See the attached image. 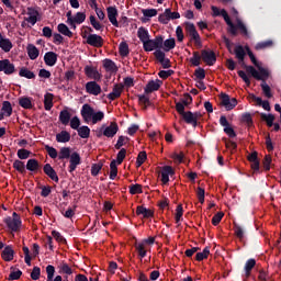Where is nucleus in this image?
Here are the masks:
<instances>
[{"instance_id":"f257e3e1","label":"nucleus","mask_w":281,"mask_h":281,"mask_svg":"<svg viewBox=\"0 0 281 281\" xmlns=\"http://www.w3.org/2000/svg\"><path fill=\"white\" fill-rule=\"evenodd\" d=\"M81 116L87 124H89V122H92V124H98V122H102L104 120V112H95L90 104L86 103L82 105Z\"/></svg>"},{"instance_id":"f03ea898","label":"nucleus","mask_w":281,"mask_h":281,"mask_svg":"<svg viewBox=\"0 0 281 281\" xmlns=\"http://www.w3.org/2000/svg\"><path fill=\"white\" fill-rule=\"evenodd\" d=\"M257 68L259 69V72L256 70V68H254V66H246V71L247 74H250L255 80H261L263 82V80L269 78V70L260 66Z\"/></svg>"},{"instance_id":"7ed1b4c3","label":"nucleus","mask_w":281,"mask_h":281,"mask_svg":"<svg viewBox=\"0 0 281 281\" xmlns=\"http://www.w3.org/2000/svg\"><path fill=\"white\" fill-rule=\"evenodd\" d=\"M257 68L259 69V72L256 70V68H254V66H246V71L247 74H250L255 80H261L263 82V80L269 78V70L260 66Z\"/></svg>"},{"instance_id":"20e7f679","label":"nucleus","mask_w":281,"mask_h":281,"mask_svg":"<svg viewBox=\"0 0 281 281\" xmlns=\"http://www.w3.org/2000/svg\"><path fill=\"white\" fill-rule=\"evenodd\" d=\"M4 223L11 232H19V229H21V216H19L16 212H13L12 217L4 218Z\"/></svg>"},{"instance_id":"39448f33","label":"nucleus","mask_w":281,"mask_h":281,"mask_svg":"<svg viewBox=\"0 0 281 281\" xmlns=\"http://www.w3.org/2000/svg\"><path fill=\"white\" fill-rule=\"evenodd\" d=\"M145 52H153L154 49H161L164 47V37L157 36L155 40H149L143 44Z\"/></svg>"},{"instance_id":"423d86ee","label":"nucleus","mask_w":281,"mask_h":281,"mask_svg":"<svg viewBox=\"0 0 281 281\" xmlns=\"http://www.w3.org/2000/svg\"><path fill=\"white\" fill-rule=\"evenodd\" d=\"M238 104V100L236 98H229V94L222 93L221 94V105L226 109V111H232L233 109H236V105Z\"/></svg>"},{"instance_id":"0eeeda50","label":"nucleus","mask_w":281,"mask_h":281,"mask_svg":"<svg viewBox=\"0 0 281 281\" xmlns=\"http://www.w3.org/2000/svg\"><path fill=\"white\" fill-rule=\"evenodd\" d=\"M0 71H3L5 76H12V74L16 71V68L14 67V64L10 61V59H2L0 60Z\"/></svg>"},{"instance_id":"6e6552de","label":"nucleus","mask_w":281,"mask_h":281,"mask_svg":"<svg viewBox=\"0 0 281 281\" xmlns=\"http://www.w3.org/2000/svg\"><path fill=\"white\" fill-rule=\"evenodd\" d=\"M87 44L91 45V47L100 48L102 45H104V40L98 34H90L87 37Z\"/></svg>"},{"instance_id":"1a4fd4ad","label":"nucleus","mask_w":281,"mask_h":281,"mask_svg":"<svg viewBox=\"0 0 281 281\" xmlns=\"http://www.w3.org/2000/svg\"><path fill=\"white\" fill-rule=\"evenodd\" d=\"M86 91L90 95H100L102 93V87L95 81H89L86 83Z\"/></svg>"},{"instance_id":"9d476101","label":"nucleus","mask_w":281,"mask_h":281,"mask_svg":"<svg viewBox=\"0 0 281 281\" xmlns=\"http://www.w3.org/2000/svg\"><path fill=\"white\" fill-rule=\"evenodd\" d=\"M201 54L203 63H206L210 67L216 63V54L214 50L203 49Z\"/></svg>"},{"instance_id":"9b49d317","label":"nucleus","mask_w":281,"mask_h":281,"mask_svg":"<svg viewBox=\"0 0 281 281\" xmlns=\"http://www.w3.org/2000/svg\"><path fill=\"white\" fill-rule=\"evenodd\" d=\"M108 12V19L114 27H120V23L117 22V8L115 7H108L106 9Z\"/></svg>"},{"instance_id":"f8f14e48","label":"nucleus","mask_w":281,"mask_h":281,"mask_svg":"<svg viewBox=\"0 0 281 281\" xmlns=\"http://www.w3.org/2000/svg\"><path fill=\"white\" fill-rule=\"evenodd\" d=\"M248 161H250V167L254 170V173L260 170V160H258V151H252L247 156Z\"/></svg>"},{"instance_id":"ddd939ff","label":"nucleus","mask_w":281,"mask_h":281,"mask_svg":"<svg viewBox=\"0 0 281 281\" xmlns=\"http://www.w3.org/2000/svg\"><path fill=\"white\" fill-rule=\"evenodd\" d=\"M161 85H164V81L157 79V80H150L146 87H145V93H153L154 91H159L161 88Z\"/></svg>"},{"instance_id":"4468645a","label":"nucleus","mask_w":281,"mask_h":281,"mask_svg":"<svg viewBox=\"0 0 281 281\" xmlns=\"http://www.w3.org/2000/svg\"><path fill=\"white\" fill-rule=\"evenodd\" d=\"M120 131V126L115 122H111L108 127L103 130L104 137H115L117 132Z\"/></svg>"},{"instance_id":"2eb2a0df","label":"nucleus","mask_w":281,"mask_h":281,"mask_svg":"<svg viewBox=\"0 0 281 281\" xmlns=\"http://www.w3.org/2000/svg\"><path fill=\"white\" fill-rule=\"evenodd\" d=\"M85 74L91 80H101L102 79V75L98 71V69H95L93 67L87 66L85 68Z\"/></svg>"},{"instance_id":"dca6fc26","label":"nucleus","mask_w":281,"mask_h":281,"mask_svg":"<svg viewBox=\"0 0 281 281\" xmlns=\"http://www.w3.org/2000/svg\"><path fill=\"white\" fill-rule=\"evenodd\" d=\"M122 91H124V85L122 83H116L113 87V90L110 94H108L109 100H117V98H120V95H122Z\"/></svg>"},{"instance_id":"f3484780","label":"nucleus","mask_w":281,"mask_h":281,"mask_svg":"<svg viewBox=\"0 0 281 281\" xmlns=\"http://www.w3.org/2000/svg\"><path fill=\"white\" fill-rule=\"evenodd\" d=\"M137 216H143V218H153L155 216V212L150 209H146L145 206H137L136 207Z\"/></svg>"},{"instance_id":"a211bd4d","label":"nucleus","mask_w":281,"mask_h":281,"mask_svg":"<svg viewBox=\"0 0 281 281\" xmlns=\"http://www.w3.org/2000/svg\"><path fill=\"white\" fill-rule=\"evenodd\" d=\"M80 154L78 153H72L70 155V166H69V172H74V170H76V168H78V166H80Z\"/></svg>"},{"instance_id":"6ab92c4d","label":"nucleus","mask_w":281,"mask_h":281,"mask_svg":"<svg viewBox=\"0 0 281 281\" xmlns=\"http://www.w3.org/2000/svg\"><path fill=\"white\" fill-rule=\"evenodd\" d=\"M57 60H58V55L56 53H54V52H48L44 56V63L48 67H54V65H56Z\"/></svg>"},{"instance_id":"aec40b11","label":"nucleus","mask_w":281,"mask_h":281,"mask_svg":"<svg viewBox=\"0 0 281 281\" xmlns=\"http://www.w3.org/2000/svg\"><path fill=\"white\" fill-rule=\"evenodd\" d=\"M170 175H175L172 167L165 166L160 172L162 183H168L170 181Z\"/></svg>"},{"instance_id":"412c9836","label":"nucleus","mask_w":281,"mask_h":281,"mask_svg":"<svg viewBox=\"0 0 281 281\" xmlns=\"http://www.w3.org/2000/svg\"><path fill=\"white\" fill-rule=\"evenodd\" d=\"M27 18H24V21H26V23H31V25H36V21H38V12L32 8L27 9Z\"/></svg>"},{"instance_id":"4be33fe9","label":"nucleus","mask_w":281,"mask_h":281,"mask_svg":"<svg viewBox=\"0 0 281 281\" xmlns=\"http://www.w3.org/2000/svg\"><path fill=\"white\" fill-rule=\"evenodd\" d=\"M44 172L45 175H47V177H49V179H52V181H55L56 183H58V173H56V170H54L52 165L46 164L44 166Z\"/></svg>"},{"instance_id":"5701e85b","label":"nucleus","mask_w":281,"mask_h":281,"mask_svg":"<svg viewBox=\"0 0 281 281\" xmlns=\"http://www.w3.org/2000/svg\"><path fill=\"white\" fill-rule=\"evenodd\" d=\"M71 134L67 131H61L60 133L56 134V142L59 144H67V142H70Z\"/></svg>"},{"instance_id":"b1692460","label":"nucleus","mask_w":281,"mask_h":281,"mask_svg":"<svg viewBox=\"0 0 281 281\" xmlns=\"http://www.w3.org/2000/svg\"><path fill=\"white\" fill-rule=\"evenodd\" d=\"M2 259H4L5 262H11V260H14V250L12 247L7 246L2 251Z\"/></svg>"},{"instance_id":"393cba45","label":"nucleus","mask_w":281,"mask_h":281,"mask_svg":"<svg viewBox=\"0 0 281 281\" xmlns=\"http://www.w3.org/2000/svg\"><path fill=\"white\" fill-rule=\"evenodd\" d=\"M71 121V113H69V110L65 109L61 110L59 113V122L64 124V126H67L69 122Z\"/></svg>"},{"instance_id":"a878e982","label":"nucleus","mask_w":281,"mask_h":281,"mask_svg":"<svg viewBox=\"0 0 281 281\" xmlns=\"http://www.w3.org/2000/svg\"><path fill=\"white\" fill-rule=\"evenodd\" d=\"M103 67L105 71H111L112 74H117V65L111 59L103 60Z\"/></svg>"},{"instance_id":"bb28decb","label":"nucleus","mask_w":281,"mask_h":281,"mask_svg":"<svg viewBox=\"0 0 281 281\" xmlns=\"http://www.w3.org/2000/svg\"><path fill=\"white\" fill-rule=\"evenodd\" d=\"M27 50V55L31 58V60H36L38 58V48H36V46H34V44H29L26 47Z\"/></svg>"},{"instance_id":"cd10ccee","label":"nucleus","mask_w":281,"mask_h":281,"mask_svg":"<svg viewBox=\"0 0 281 281\" xmlns=\"http://www.w3.org/2000/svg\"><path fill=\"white\" fill-rule=\"evenodd\" d=\"M53 106H54V94L46 93L44 97V109L46 111H52Z\"/></svg>"},{"instance_id":"c85d7f7f","label":"nucleus","mask_w":281,"mask_h":281,"mask_svg":"<svg viewBox=\"0 0 281 281\" xmlns=\"http://www.w3.org/2000/svg\"><path fill=\"white\" fill-rule=\"evenodd\" d=\"M137 36L139 41L143 42V45H145L150 40V35H148V31L144 27L138 29Z\"/></svg>"},{"instance_id":"c756f323","label":"nucleus","mask_w":281,"mask_h":281,"mask_svg":"<svg viewBox=\"0 0 281 281\" xmlns=\"http://www.w3.org/2000/svg\"><path fill=\"white\" fill-rule=\"evenodd\" d=\"M135 249L140 258H146V254L148 252V246L144 243L135 244Z\"/></svg>"},{"instance_id":"7c9ffc66","label":"nucleus","mask_w":281,"mask_h":281,"mask_svg":"<svg viewBox=\"0 0 281 281\" xmlns=\"http://www.w3.org/2000/svg\"><path fill=\"white\" fill-rule=\"evenodd\" d=\"M58 33L63 34L64 36H68V38H71L74 36V33L69 31V26L67 24L60 23L57 26Z\"/></svg>"},{"instance_id":"2f4dec72","label":"nucleus","mask_w":281,"mask_h":281,"mask_svg":"<svg viewBox=\"0 0 281 281\" xmlns=\"http://www.w3.org/2000/svg\"><path fill=\"white\" fill-rule=\"evenodd\" d=\"M235 56L239 60V63H245V48L240 45L235 47Z\"/></svg>"},{"instance_id":"473e14b6","label":"nucleus","mask_w":281,"mask_h":281,"mask_svg":"<svg viewBox=\"0 0 281 281\" xmlns=\"http://www.w3.org/2000/svg\"><path fill=\"white\" fill-rule=\"evenodd\" d=\"M77 131L79 137H81L82 139H89V135H91V130L89 128V126H81Z\"/></svg>"},{"instance_id":"72a5a7b5","label":"nucleus","mask_w":281,"mask_h":281,"mask_svg":"<svg viewBox=\"0 0 281 281\" xmlns=\"http://www.w3.org/2000/svg\"><path fill=\"white\" fill-rule=\"evenodd\" d=\"M19 76H21V78H27L29 80L36 78V75L27 68H21Z\"/></svg>"},{"instance_id":"f704fd0d","label":"nucleus","mask_w":281,"mask_h":281,"mask_svg":"<svg viewBox=\"0 0 281 281\" xmlns=\"http://www.w3.org/2000/svg\"><path fill=\"white\" fill-rule=\"evenodd\" d=\"M0 47L5 52H10L13 47L12 42L9 38H1L0 40Z\"/></svg>"},{"instance_id":"c9c22d12","label":"nucleus","mask_w":281,"mask_h":281,"mask_svg":"<svg viewBox=\"0 0 281 281\" xmlns=\"http://www.w3.org/2000/svg\"><path fill=\"white\" fill-rule=\"evenodd\" d=\"M162 49L164 52H170V49H175V45H176V42H175V38H169V40H166L164 42L162 40Z\"/></svg>"},{"instance_id":"e433bc0d","label":"nucleus","mask_w":281,"mask_h":281,"mask_svg":"<svg viewBox=\"0 0 281 281\" xmlns=\"http://www.w3.org/2000/svg\"><path fill=\"white\" fill-rule=\"evenodd\" d=\"M262 89V93L266 98H273V93H271V87L267 85V80H263L260 85Z\"/></svg>"},{"instance_id":"4c0bfd02","label":"nucleus","mask_w":281,"mask_h":281,"mask_svg":"<svg viewBox=\"0 0 281 281\" xmlns=\"http://www.w3.org/2000/svg\"><path fill=\"white\" fill-rule=\"evenodd\" d=\"M260 117H261V120H263V122L267 123V126H269V127L273 126V122L276 120V116L273 114H268L267 115L265 113H261Z\"/></svg>"},{"instance_id":"58836bf2","label":"nucleus","mask_w":281,"mask_h":281,"mask_svg":"<svg viewBox=\"0 0 281 281\" xmlns=\"http://www.w3.org/2000/svg\"><path fill=\"white\" fill-rule=\"evenodd\" d=\"M71 157V149L69 147H63L59 150L58 159H69Z\"/></svg>"},{"instance_id":"ea45409f","label":"nucleus","mask_w":281,"mask_h":281,"mask_svg":"<svg viewBox=\"0 0 281 281\" xmlns=\"http://www.w3.org/2000/svg\"><path fill=\"white\" fill-rule=\"evenodd\" d=\"M254 267H256V259H249L245 266L246 278L251 276V269H254Z\"/></svg>"},{"instance_id":"a19ab883","label":"nucleus","mask_w":281,"mask_h":281,"mask_svg":"<svg viewBox=\"0 0 281 281\" xmlns=\"http://www.w3.org/2000/svg\"><path fill=\"white\" fill-rule=\"evenodd\" d=\"M182 117L187 124H192V126H196V122L194 121V115L192 114L191 111H188L187 113H184Z\"/></svg>"},{"instance_id":"79ce46f5","label":"nucleus","mask_w":281,"mask_h":281,"mask_svg":"<svg viewBox=\"0 0 281 281\" xmlns=\"http://www.w3.org/2000/svg\"><path fill=\"white\" fill-rule=\"evenodd\" d=\"M117 177V161L112 160L110 164V179H115Z\"/></svg>"},{"instance_id":"37998d69","label":"nucleus","mask_w":281,"mask_h":281,"mask_svg":"<svg viewBox=\"0 0 281 281\" xmlns=\"http://www.w3.org/2000/svg\"><path fill=\"white\" fill-rule=\"evenodd\" d=\"M207 256H210V248L205 247L202 252H198L195 255V260H198V262H201V260H205Z\"/></svg>"},{"instance_id":"c03bdc74","label":"nucleus","mask_w":281,"mask_h":281,"mask_svg":"<svg viewBox=\"0 0 281 281\" xmlns=\"http://www.w3.org/2000/svg\"><path fill=\"white\" fill-rule=\"evenodd\" d=\"M87 19V14L82 13V12H78L75 18H72V23L71 25H74V23H77L78 25H80V23H85V20Z\"/></svg>"},{"instance_id":"a18cd8bd","label":"nucleus","mask_w":281,"mask_h":281,"mask_svg":"<svg viewBox=\"0 0 281 281\" xmlns=\"http://www.w3.org/2000/svg\"><path fill=\"white\" fill-rule=\"evenodd\" d=\"M234 232L237 238H239V240H243V238H245V231L243 229V227L236 223H234Z\"/></svg>"},{"instance_id":"49530a36","label":"nucleus","mask_w":281,"mask_h":281,"mask_svg":"<svg viewBox=\"0 0 281 281\" xmlns=\"http://www.w3.org/2000/svg\"><path fill=\"white\" fill-rule=\"evenodd\" d=\"M269 47H273V41L260 42L255 46V49L260 50V49H267Z\"/></svg>"},{"instance_id":"de8ad7c7","label":"nucleus","mask_w":281,"mask_h":281,"mask_svg":"<svg viewBox=\"0 0 281 281\" xmlns=\"http://www.w3.org/2000/svg\"><path fill=\"white\" fill-rule=\"evenodd\" d=\"M201 58L202 55L199 54V52H193V57L190 59V63L193 65V67H199V65H201Z\"/></svg>"},{"instance_id":"09e8293b","label":"nucleus","mask_w":281,"mask_h":281,"mask_svg":"<svg viewBox=\"0 0 281 281\" xmlns=\"http://www.w3.org/2000/svg\"><path fill=\"white\" fill-rule=\"evenodd\" d=\"M138 101H139V104L144 106V109H147L148 106H150V98H148L146 94L138 95Z\"/></svg>"},{"instance_id":"8fccbe9b","label":"nucleus","mask_w":281,"mask_h":281,"mask_svg":"<svg viewBox=\"0 0 281 281\" xmlns=\"http://www.w3.org/2000/svg\"><path fill=\"white\" fill-rule=\"evenodd\" d=\"M37 168H38V160L29 159V161L26 164V169H29L31 172H34V171H36Z\"/></svg>"},{"instance_id":"3c124183","label":"nucleus","mask_w":281,"mask_h":281,"mask_svg":"<svg viewBox=\"0 0 281 281\" xmlns=\"http://www.w3.org/2000/svg\"><path fill=\"white\" fill-rule=\"evenodd\" d=\"M2 111L3 113H7V117H10V115H12V103H10V101H4L2 103Z\"/></svg>"},{"instance_id":"603ef678","label":"nucleus","mask_w":281,"mask_h":281,"mask_svg":"<svg viewBox=\"0 0 281 281\" xmlns=\"http://www.w3.org/2000/svg\"><path fill=\"white\" fill-rule=\"evenodd\" d=\"M19 104L22 109H32V100L30 98H21Z\"/></svg>"},{"instance_id":"864d4df0","label":"nucleus","mask_w":281,"mask_h":281,"mask_svg":"<svg viewBox=\"0 0 281 281\" xmlns=\"http://www.w3.org/2000/svg\"><path fill=\"white\" fill-rule=\"evenodd\" d=\"M120 55L125 57L128 56V44L126 42H122L119 47Z\"/></svg>"},{"instance_id":"5fc2aeb1","label":"nucleus","mask_w":281,"mask_h":281,"mask_svg":"<svg viewBox=\"0 0 281 281\" xmlns=\"http://www.w3.org/2000/svg\"><path fill=\"white\" fill-rule=\"evenodd\" d=\"M245 49L255 67H260V63H258V59H256V55H254L249 46H246Z\"/></svg>"},{"instance_id":"6e6d98bb","label":"nucleus","mask_w":281,"mask_h":281,"mask_svg":"<svg viewBox=\"0 0 281 281\" xmlns=\"http://www.w3.org/2000/svg\"><path fill=\"white\" fill-rule=\"evenodd\" d=\"M126 142H128V137L120 136L116 144L114 145V148H116V150H120L122 146L126 145Z\"/></svg>"},{"instance_id":"4d7b16f0","label":"nucleus","mask_w":281,"mask_h":281,"mask_svg":"<svg viewBox=\"0 0 281 281\" xmlns=\"http://www.w3.org/2000/svg\"><path fill=\"white\" fill-rule=\"evenodd\" d=\"M13 168L18 170V172H25V164H23L21 160H15L13 162Z\"/></svg>"},{"instance_id":"13d9d810","label":"nucleus","mask_w":281,"mask_h":281,"mask_svg":"<svg viewBox=\"0 0 281 281\" xmlns=\"http://www.w3.org/2000/svg\"><path fill=\"white\" fill-rule=\"evenodd\" d=\"M189 36L191 37V41H194L198 47H201V35H199L198 31L189 34Z\"/></svg>"},{"instance_id":"bf43d9fd","label":"nucleus","mask_w":281,"mask_h":281,"mask_svg":"<svg viewBox=\"0 0 281 281\" xmlns=\"http://www.w3.org/2000/svg\"><path fill=\"white\" fill-rule=\"evenodd\" d=\"M30 155H32V151H30L27 149H19L18 150L19 159H29Z\"/></svg>"},{"instance_id":"052dcab7","label":"nucleus","mask_w":281,"mask_h":281,"mask_svg":"<svg viewBox=\"0 0 281 281\" xmlns=\"http://www.w3.org/2000/svg\"><path fill=\"white\" fill-rule=\"evenodd\" d=\"M146 159H147L146 151H140L136 159V166L139 168V166H142L144 161H146Z\"/></svg>"},{"instance_id":"680f3d73","label":"nucleus","mask_w":281,"mask_h":281,"mask_svg":"<svg viewBox=\"0 0 281 281\" xmlns=\"http://www.w3.org/2000/svg\"><path fill=\"white\" fill-rule=\"evenodd\" d=\"M271 161H272L271 156L266 155L265 158H263V161H262L263 168H265L266 171L271 170Z\"/></svg>"},{"instance_id":"e2e57ef3","label":"nucleus","mask_w":281,"mask_h":281,"mask_svg":"<svg viewBox=\"0 0 281 281\" xmlns=\"http://www.w3.org/2000/svg\"><path fill=\"white\" fill-rule=\"evenodd\" d=\"M70 127L74 128V131H78L80 128V119H78V116H74L70 120Z\"/></svg>"},{"instance_id":"0e129e2a","label":"nucleus","mask_w":281,"mask_h":281,"mask_svg":"<svg viewBox=\"0 0 281 281\" xmlns=\"http://www.w3.org/2000/svg\"><path fill=\"white\" fill-rule=\"evenodd\" d=\"M46 273H47V281L54 280V273H56V269L54 268V266H47Z\"/></svg>"},{"instance_id":"69168bd1","label":"nucleus","mask_w":281,"mask_h":281,"mask_svg":"<svg viewBox=\"0 0 281 281\" xmlns=\"http://www.w3.org/2000/svg\"><path fill=\"white\" fill-rule=\"evenodd\" d=\"M126 159V149L122 148L116 156V162L120 165Z\"/></svg>"},{"instance_id":"338daca9","label":"nucleus","mask_w":281,"mask_h":281,"mask_svg":"<svg viewBox=\"0 0 281 281\" xmlns=\"http://www.w3.org/2000/svg\"><path fill=\"white\" fill-rule=\"evenodd\" d=\"M142 184H132L130 187V193L132 194H142Z\"/></svg>"},{"instance_id":"774afa93","label":"nucleus","mask_w":281,"mask_h":281,"mask_svg":"<svg viewBox=\"0 0 281 281\" xmlns=\"http://www.w3.org/2000/svg\"><path fill=\"white\" fill-rule=\"evenodd\" d=\"M223 216H225V214L223 212H218L217 214H215L212 218V224L213 225H218V223H221V221H223Z\"/></svg>"}]
</instances>
